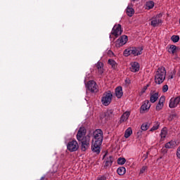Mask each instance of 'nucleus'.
<instances>
[{
	"label": "nucleus",
	"mask_w": 180,
	"mask_h": 180,
	"mask_svg": "<svg viewBox=\"0 0 180 180\" xmlns=\"http://www.w3.org/2000/svg\"><path fill=\"white\" fill-rule=\"evenodd\" d=\"M93 139L91 142V151L99 154L101 153V146L103 141V131L102 129H96L93 133Z\"/></svg>",
	"instance_id": "nucleus-1"
},
{
	"label": "nucleus",
	"mask_w": 180,
	"mask_h": 180,
	"mask_svg": "<svg viewBox=\"0 0 180 180\" xmlns=\"http://www.w3.org/2000/svg\"><path fill=\"white\" fill-rule=\"evenodd\" d=\"M165 77H167V70H165V68L160 67L156 71L155 75V84H162L164 81H165Z\"/></svg>",
	"instance_id": "nucleus-2"
},
{
	"label": "nucleus",
	"mask_w": 180,
	"mask_h": 180,
	"mask_svg": "<svg viewBox=\"0 0 180 180\" xmlns=\"http://www.w3.org/2000/svg\"><path fill=\"white\" fill-rule=\"evenodd\" d=\"M92 134L89 133L84 138H83L81 141H78L81 143L80 148L82 151H86L88 148H89V146H91V136Z\"/></svg>",
	"instance_id": "nucleus-3"
},
{
	"label": "nucleus",
	"mask_w": 180,
	"mask_h": 180,
	"mask_svg": "<svg viewBox=\"0 0 180 180\" xmlns=\"http://www.w3.org/2000/svg\"><path fill=\"white\" fill-rule=\"evenodd\" d=\"M112 98H113V95L110 91L105 92L101 98L102 104L104 106H109L112 102Z\"/></svg>",
	"instance_id": "nucleus-4"
},
{
	"label": "nucleus",
	"mask_w": 180,
	"mask_h": 180,
	"mask_svg": "<svg viewBox=\"0 0 180 180\" xmlns=\"http://www.w3.org/2000/svg\"><path fill=\"white\" fill-rule=\"evenodd\" d=\"M122 32H123L122 30V25L120 24L115 25L111 31L110 39H112V37H114L113 40L117 39V37L122 34Z\"/></svg>",
	"instance_id": "nucleus-5"
},
{
	"label": "nucleus",
	"mask_w": 180,
	"mask_h": 180,
	"mask_svg": "<svg viewBox=\"0 0 180 180\" xmlns=\"http://www.w3.org/2000/svg\"><path fill=\"white\" fill-rule=\"evenodd\" d=\"M86 87L87 88L88 91L91 94H96V92L99 91V89H98V84L94 80L89 81L86 84Z\"/></svg>",
	"instance_id": "nucleus-6"
},
{
	"label": "nucleus",
	"mask_w": 180,
	"mask_h": 180,
	"mask_svg": "<svg viewBox=\"0 0 180 180\" xmlns=\"http://www.w3.org/2000/svg\"><path fill=\"white\" fill-rule=\"evenodd\" d=\"M67 148L69 151H70V153H74L78 150L79 146L78 145V142L76 140H73L68 143Z\"/></svg>",
	"instance_id": "nucleus-7"
},
{
	"label": "nucleus",
	"mask_w": 180,
	"mask_h": 180,
	"mask_svg": "<svg viewBox=\"0 0 180 180\" xmlns=\"http://www.w3.org/2000/svg\"><path fill=\"white\" fill-rule=\"evenodd\" d=\"M162 16V14H158L156 15V17H153L151 19L150 22V26H153V27H157L160 26L162 23V20L160 19Z\"/></svg>",
	"instance_id": "nucleus-8"
},
{
	"label": "nucleus",
	"mask_w": 180,
	"mask_h": 180,
	"mask_svg": "<svg viewBox=\"0 0 180 180\" xmlns=\"http://www.w3.org/2000/svg\"><path fill=\"white\" fill-rule=\"evenodd\" d=\"M86 134V129L84 127H81L77 134V141H81L84 138H85Z\"/></svg>",
	"instance_id": "nucleus-9"
},
{
	"label": "nucleus",
	"mask_w": 180,
	"mask_h": 180,
	"mask_svg": "<svg viewBox=\"0 0 180 180\" xmlns=\"http://www.w3.org/2000/svg\"><path fill=\"white\" fill-rule=\"evenodd\" d=\"M127 40H128L127 36L122 35L115 41V46L119 48V47H122V46H124V44L127 43Z\"/></svg>",
	"instance_id": "nucleus-10"
},
{
	"label": "nucleus",
	"mask_w": 180,
	"mask_h": 180,
	"mask_svg": "<svg viewBox=\"0 0 180 180\" xmlns=\"http://www.w3.org/2000/svg\"><path fill=\"white\" fill-rule=\"evenodd\" d=\"M179 105L180 106V96L176 97L175 98H171L169 103V107L171 109H174V108H176Z\"/></svg>",
	"instance_id": "nucleus-11"
},
{
	"label": "nucleus",
	"mask_w": 180,
	"mask_h": 180,
	"mask_svg": "<svg viewBox=\"0 0 180 180\" xmlns=\"http://www.w3.org/2000/svg\"><path fill=\"white\" fill-rule=\"evenodd\" d=\"M113 112L114 110L112 109L108 110L101 116V119H103V117L105 119V120H110V119H113L115 116Z\"/></svg>",
	"instance_id": "nucleus-12"
},
{
	"label": "nucleus",
	"mask_w": 180,
	"mask_h": 180,
	"mask_svg": "<svg viewBox=\"0 0 180 180\" xmlns=\"http://www.w3.org/2000/svg\"><path fill=\"white\" fill-rule=\"evenodd\" d=\"M150 108H151L150 101L148 100L145 101L143 105L141 106L140 113H144L146 111L150 110Z\"/></svg>",
	"instance_id": "nucleus-13"
},
{
	"label": "nucleus",
	"mask_w": 180,
	"mask_h": 180,
	"mask_svg": "<svg viewBox=\"0 0 180 180\" xmlns=\"http://www.w3.org/2000/svg\"><path fill=\"white\" fill-rule=\"evenodd\" d=\"M103 164L104 168H105V169L110 168V167H112V164H113V156L110 155L108 158H105Z\"/></svg>",
	"instance_id": "nucleus-14"
},
{
	"label": "nucleus",
	"mask_w": 180,
	"mask_h": 180,
	"mask_svg": "<svg viewBox=\"0 0 180 180\" xmlns=\"http://www.w3.org/2000/svg\"><path fill=\"white\" fill-rule=\"evenodd\" d=\"M130 65L129 70L131 72H138V71H140V64L139 63L131 62Z\"/></svg>",
	"instance_id": "nucleus-15"
},
{
	"label": "nucleus",
	"mask_w": 180,
	"mask_h": 180,
	"mask_svg": "<svg viewBox=\"0 0 180 180\" xmlns=\"http://www.w3.org/2000/svg\"><path fill=\"white\" fill-rule=\"evenodd\" d=\"M164 102H165V96H162L156 105L155 110L160 112L164 108Z\"/></svg>",
	"instance_id": "nucleus-16"
},
{
	"label": "nucleus",
	"mask_w": 180,
	"mask_h": 180,
	"mask_svg": "<svg viewBox=\"0 0 180 180\" xmlns=\"http://www.w3.org/2000/svg\"><path fill=\"white\" fill-rule=\"evenodd\" d=\"M130 117V112L127 111L122 114L120 117V123H124V122H127V120Z\"/></svg>",
	"instance_id": "nucleus-17"
},
{
	"label": "nucleus",
	"mask_w": 180,
	"mask_h": 180,
	"mask_svg": "<svg viewBox=\"0 0 180 180\" xmlns=\"http://www.w3.org/2000/svg\"><path fill=\"white\" fill-rule=\"evenodd\" d=\"M142 50L140 48H131V54L133 56H140Z\"/></svg>",
	"instance_id": "nucleus-18"
},
{
	"label": "nucleus",
	"mask_w": 180,
	"mask_h": 180,
	"mask_svg": "<svg viewBox=\"0 0 180 180\" xmlns=\"http://www.w3.org/2000/svg\"><path fill=\"white\" fill-rule=\"evenodd\" d=\"M115 95L117 98H120L123 96V89L122 86H118L115 89Z\"/></svg>",
	"instance_id": "nucleus-19"
},
{
	"label": "nucleus",
	"mask_w": 180,
	"mask_h": 180,
	"mask_svg": "<svg viewBox=\"0 0 180 180\" xmlns=\"http://www.w3.org/2000/svg\"><path fill=\"white\" fill-rule=\"evenodd\" d=\"M96 68L98 70V74L102 75L103 72V63L98 62L96 64Z\"/></svg>",
	"instance_id": "nucleus-20"
},
{
	"label": "nucleus",
	"mask_w": 180,
	"mask_h": 180,
	"mask_svg": "<svg viewBox=\"0 0 180 180\" xmlns=\"http://www.w3.org/2000/svg\"><path fill=\"white\" fill-rule=\"evenodd\" d=\"M158 99V92L152 93L150 94V102H151L152 103H155V102H157Z\"/></svg>",
	"instance_id": "nucleus-21"
},
{
	"label": "nucleus",
	"mask_w": 180,
	"mask_h": 180,
	"mask_svg": "<svg viewBox=\"0 0 180 180\" xmlns=\"http://www.w3.org/2000/svg\"><path fill=\"white\" fill-rule=\"evenodd\" d=\"M127 15L130 18L134 15V9L131 6H128L127 8Z\"/></svg>",
	"instance_id": "nucleus-22"
},
{
	"label": "nucleus",
	"mask_w": 180,
	"mask_h": 180,
	"mask_svg": "<svg viewBox=\"0 0 180 180\" xmlns=\"http://www.w3.org/2000/svg\"><path fill=\"white\" fill-rule=\"evenodd\" d=\"M176 146V142L171 141L165 145V148H174Z\"/></svg>",
	"instance_id": "nucleus-23"
},
{
	"label": "nucleus",
	"mask_w": 180,
	"mask_h": 180,
	"mask_svg": "<svg viewBox=\"0 0 180 180\" xmlns=\"http://www.w3.org/2000/svg\"><path fill=\"white\" fill-rule=\"evenodd\" d=\"M108 63L110 65H111V67H112V68H113V70H116L117 68V63H116V61H115V60L109 59Z\"/></svg>",
	"instance_id": "nucleus-24"
},
{
	"label": "nucleus",
	"mask_w": 180,
	"mask_h": 180,
	"mask_svg": "<svg viewBox=\"0 0 180 180\" xmlns=\"http://www.w3.org/2000/svg\"><path fill=\"white\" fill-rule=\"evenodd\" d=\"M131 134H133V130H131V127H129L124 132L125 139H129Z\"/></svg>",
	"instance_id": "nucleus-25"
},
{
	"label": "nucleus",
	"mask_w": 180,
	"mask_h": 180,
	"mask_svg": "<svg viewBox=\"0 0 180 180\" xmlns=\"http://www.w3.org/2000/svg\"><path fill=\"white\" fill-rule=\"evenodd\" d=\"M167 134H168V131H167V129L163 128L161 130V133H160V137L162 141L167 137Z\"/></svg>",
	"instance_id": "nucleus-26"
},
{
	"label": "nucleus",
	"mask_w": 180,
	"mask_h": 180,
	"mask_svg": "<svg viewBox=\"0 0 180 180\" xmlns=\"http://www.w3.org/2000/svg\"><path fill=\"white\" fill-rule=\"evenodd\" d=\"M118 175H124L126 174V167H120L117 169Z\"/></svg>",
	"instance_id": "nucleus-27"
},
{
	"label": "nucleus",
	"mask_w": 180,
	"mask_h": 180,
	"mask_svg": "<svg viewBox=\"0 0 180 180\" xmlns=\"http://www.w3.org/2000/svg\"><path fill=\"white\" fill-rule=\"evenodd\" d=\"M168 51L169 53H172V54H174V53H176V46L171 45L168 49Z\"/></svg>",
	"instance_id": "nucleus-28"
},
{
	"label": "nucleus",
	"mask_w": 180,
	"mask_h": 180,
	"mask_svg": "<svg viewBox=\"0 0 180 180\" xmlns=\"http://www.w3.org/2000/svg\"><path fill=\"white\" fill-rule=\"evenodd\" d=\"M154 8V1H150L146 2V9H153Z\"/></svg>",
	"instance_id": "nucleus-29"
},
{
	"label": "nucleus",
	"mask_w": 180,
	"mask_h": 180,
	"mask_svg": "<svg viewBox=\"0 0 180 180\" xmlns=\"http://www.w3.org/2000/svg\"><path fill=\"white\" fill-rule=\"evenodd\" d=\"M148 127H150V124H148V122H145L141 125V130H143V131H146L148 130Z\"/></svg>",
	"instance_id": "nucleus-30"
},
{
	"label": "nucleus",
	"mask_w": 180,
	"mask_h": 180,
	"mask_svg": "<svg viewBox=\"0 0 180 180\" xmlns=\"http://www.w3.org/2000/svg\"><path fill=\"white\" fill-rule=\"evenodd\" d=\"M131 55V48L127 49L124 51V56L125 57H129V56Z\"/></svg>",
	"instance_id": "nucleus-31"
},
{
	"label": "nucleus",
	"mask_w": 180,
	"mask_h": 180,
	"mask_svg": "<svg viewBox=\"0 0 180 180\" xmlns=\"http://www.w3.org/2000/svg\"><path fill=\"white\" fill-rule=\"evenodd\" d=\"M126 163V159L124 158H119L117 159V164L119 165H124Z\"/></svg>",
	"instance_id": "nucleus-32"
},
{
	"label": "nucleus",
	"mask_w": 180,
	"mask_h": 180,
	"mask_svg": "<svg viewBox=\"0 0 180 180\" xmlns=\"http://www.w3.org/2000/svg\"><path fill=\"white\" fill-rule=\"evenodd\" d=\"M171 40H172V41H173V43H178L179 41V36L173 35L171 37Z\"/></svg>",
	"instance_id": "nucleus-33"
},
{
	"label": "nucleus",
	"mask_w": 180,
	"mask_h": 180,
	"mask_svg": "<svg viewBox=\"0 0 180 180\" xmlns=\"http://www.w3.org/2000/svg\"><path fill=\"white\" fill-rule=\"evenodd\" d=\"M175 74H176V70H173L170 74L168 75L167 79H173V78L175 77Z\"/></svg>",
	"instance_id": "nucleus-34"
},
{
	"label": "nucleus",
	"mask_w": 180,
	"mask_h": 180,
	"mask_svg": "<svg viewBox=\"0 0 180 180\" xmlns=\"http://www.w3.org/2000/svg\"><path fill=\"white\" fill-rule=\"evenodd\" d=\"M177 117H178V115H176V113H174L170 115V116L169 117V120L172 121L175 119H177Z\"/></svg>",
	"instance_id": "nucleus-35"
},
{
	"label": "nucleus",
	"mask_w": 180,
	"mask_h": 180,
	"mask_svg": "<svg viewBox=\"0 0 180 180\" xmlns=\"http://www.w3.org/2000/svg\"><path fill=\"white\" fill-rule=\"evenodd\" d=\"M160 124L157 123L150 129V131H155V130H158Z\"/></svg>",
	"instance_id": "nucleus-36"
},
{
	"label": "nucleus",
	"mask_w": 180,
	"mask_h": 180,
	"mask_svg": "<svg viewBox=\"0 0 180 180\" xmlns=\"http://www.w3.org/2000/svg\"><path fill=\"white\" fill-rule=\"evenodd\" d=\"M146 169H147V167L146 166L142 167V168L140 170V174H144V172H146Z\"/></svg>",
	"instance_id": "nucleus-37"
},
{
	"label": "nucleus",
	"mask_w": 180,
	"mask_h": 180,
	"mask_svg": "<svg viewBox=\"0 0 180 180\" xmlns=\"http://www.w3.org/2000/svg\"><path fill=\"white\" fill-rule=\"evenodd\" d=\"M168 91V85L165 84L162 87V92H167Z\"/></svg>",
	"instance_id": "nucleus-38"
},
{
	"label": "nucleus",
	"mask_w": 180,
	"mask_h": 180,
	"mask_svg": "<svg viewBox=\"0 0 180 180\" xmlns=\"http://www.w3.org/2000/svg\"><path fill=\"white\" fill-rule=\"evenodd\" d=\"M125 82H126V84H127L129 85V84H131V81L130 80V79L127 78L125 79Z\"/></svg>",
	"instance_id": "nucleus-39"
},
{
	"label": "nucleus",
	"mask_w": 180,
	"mask_h": 180,
	"mask_svg": "<svg viewBox=\"0 0 180 180\" xmlns=\"http://www.w3.org/2000/svg\"><path fill=\"white\" fill-rule=\"evenodd\" d=\"M147 91V86H144L143 89H142V94H144Z\"/></svg>",
	"instance_id": "nucleus-40"
},
{
	"label": "nucleus",
	"mask_w": 180,
	"mask_h": 180,
	"mask_svg": "<svg viewBox=\"0 0 180 180\" xmlns=\"http://www.w3.org/2000/svg\"><path fill=\"white\" fill-rule=\"evenodd\" d=\"M98 180H106V176H102Z\"/></svg>",
	"instance_id": "nucleus-41"
},
{
	"label": "nucleus",
	"mask_w": 180,
	"mask_h": 180,
	"mask_svg": "<svg viewBox=\"0 0 180 180\" xmlns=\"http://www.w3.org/2000/svg\"><path fill=\"white\" fill-rule=\"evenodd\" d=\"M40 180H47V179H46V176H42Z\"/></svg>",
	"instance_id": "nucleus-42"
},
{
	"label": "nucleus",
	"mask_w": 180,
	"mask_h": 180,
	"mask_svg": "<svg viewBox=\"0 0 180 180\" xmlns=\"http://www.w3.org/2000/svg\"><path fill=\"white\" fill-rule=\"evenodd\" d=\"M106 155H108V153H105V154L103 155V158H105V157H106Z\"/></svg>",
	"instance_id": "nucleus-43"
},
{
	"label": "nucleus",
	"mask_w": 180,
	"mask_h": 180,
	"mask_svg": "<svg viewBox=\"0 0 180 180\" xmlns=\"http://www.w3.org/2000/svg\"><path fill=\"white\" fill-rule=\"evenodd\" d=\"M178 75H179V77H180V70L178 72Z\"/></svg>",
	"instance_id": "nucleus-44"
},
{
	"label": "nucleus",
	"mask_w": 180,
	"mask_h": 180,
	"mask_svg": "<svg viewBox=\"0 0 180 180\" xmlns=\"http://www.w3.org/2000/svg\"><path fill=\"white\" fill-rule=\"evenodd\" d=\"M147 86V88H148V84H147L146 86Z\"/></svg>",
	"instance_id": "nucleus-45"
},
{
	"label": "nucleus",
	"mask_w": 180,
	"mask_h": 180,
	"mask_svg": "<svg viewBox=\"0 0 180 180\" xmlns=\"http://www.w3.org/2000/svg\"><path fill=\"white\" fill-rule=\"evenodd\" d=\"M133 2H134V1H136V0H131Z\"/></svg>",
	"instance_id": "nucleus-46"
},
{
	"label": "nucleus",
	"mask_w": 180,
	"mask_h": 180,
	"mask_svg": "<svg viewBox=\"0 0 180 180\" xmlns=\"http://www.w3.org/2000/svg\"><path fill=\"white\" fill-rule=\"evenodd\" d=\"M146 158H147V156H145Z\"/></svg>",
	"instance_id": "nucleus-47"
},
{
	"label": "nucleus",
	"mask_w": 180,
	"mask_h": 180,
	"mask_svg": "<svg viewBox=\"0 0 180 180\" xmlns=\"http://www.w3.org/2000/svg\"><path fill=\"white\" fill-rule=\"evenodd\" d=\"M146 158H147V156H145Z\"/></svg>",
	"instance_id": "nucleus-48"
}]
</instances>
